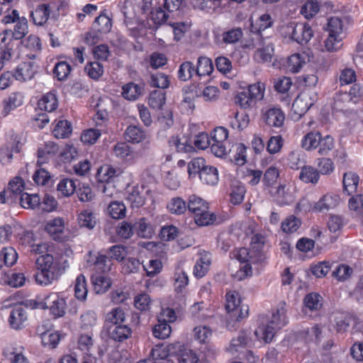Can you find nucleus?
Segmentation results:
<instances>
[{
    "label": "nucleus",
    "mask_w": 363,
    "mask_h": 363,
    "mask_svg": "<svg viewBox=\"0 0 363 363\" xmlns=\"http://www.w3.org/2000/svg\"><path fill=\"white\" fill-rule=\"evenodd\" d=\"M171 327L166 323V320H158V323L155 325L152 330L153 335L158 339H165L171 333Z\"/></svg>",
    "instance_id": "47"
},
{
    "label": "nucleus",
    "mask_w": 363,
    "mask_h": 363,
    "mask_svg": "<svg viewBox=\"0 0 363 363\" xmlns=\"http://www.w3.org/2000/svg\"><path fill=\"white\" fill-rule=\"evenodd\" d=\"M318 99L317 93L311 89H306L298 95L292 104V111L296 119L303 116Z\"/></svg>",
    "instance_id": "3"
},
{
    "label": "nucleus",
    "mask_w": 363,
    "mask_h": 363,
    "mask_svg": "<svg viewBox=\"0 0 363 363\" xmlns=\"http://www.w3.org/2000/svg\"><path fill=\"white\" fill-rule=\"evenodd\" d=\"M278 330H280V328H277L276 325H272L269 322L268 325L259 327L255 332V334L258 338L262 339L264 342L269 343L272 340Z\"/></svg>",
    "instance_id": "30"
},
{
    "label": "nucleus",
    "mask_w": 363,
    "mask_h": 363,
    "mask_svg": "<svg viewBox=\"0 0 363 363\" xmlns=\"http://www.w3.org/2000/svg\"><path fill=\"white\" fill-rule=\"evenodd\" d=\"M343 28L342 18L337 16H333L328 19L325 30L328 32V35L341 36L343 33Z\"/></svg>",
    "instance_id": "34"
},
{
    "label": "nucleus",
    "mask_w": 363,
    "mask_h": 363,
    "mask_svg": "<svg viewBox=\"0 0 363 363\" xmlns=\"http://www.w3.org/2000/svg\"><path fill=\"white\" fill-rule=\"evenodd\" d=\"M26 319L27 316L25 309L22 306H17L11 310L9 321L13 328L18 330L23 326Z\"/></svg>",
    "instance_id": "16"
},
{
    "label": "nucleus",
    "mask_w": 363,
    "mask_h": 363,
    "mask_svg": "<svg viewBox=\"0 0 363 363\" xmlns=\"http://www.w3.org/2000/svg\"><path fill=\"white\" fill-rule=\"evenodd\" d=\"M342 36H335L333 35H328V37L325 40V48L328 52H336L342 47Z\"/></svg>",
    "instance_id": "64"
},
{
    "label": "nucleus",
    "mask_w": 363,
    "mask_h": 363,
    "mask_svg": "<svg viewBox=\"0 0 363 363\" xmlns=\"http://www.w3.org/2000/svg\"><path fill=\"white\" fill-rule=\"evenodd\" d=\"M36 72L33 62H26L20 64L17 67L13 76L18 81L26 82L31 79Z\"/></svg>",
    "instance_id": "12"
},
{
    "label": "nucleus",
    "mask_w": 363,
    "mask_h": 363,
    "mask_svg": "<svg viewBox=\"0 0 363 363\" xmlns=\"http://www.w3.org/2000/svg\"><path fill=\"white\" fill-rule=\"evenodd\" d=\"M24 189V183L23 179L19 177H16L9 183L7 194H9L11 198L16 196H20L23 194Z\"/></svg>",
    "instance_id": "52"
},
{
    "label": "nucleus",
    "mask_w": 363,
    "mask_h": 363,
    "mask_svg": "<svg viewBox=\"0 0 363 363\" xmlns=\"http://www.w3.org/2000/svg\"><path fill=\"white\" fill-rule=\"evenodd\" d=\"M33 308H49L50 313L55 317H62L65 314L66 302L56 293L47 296L41 302H34Z\"/></svg>",
    "instance_id": "5"
},
{
    "label": "nucleus",
    "mask_w": 363,
    "mask_h": 363,
    "mask_svg": "<svg viewBox=\"0 0 363 363\" xmlns=\"http://www.w3.org/2000/svg\"><path fill=\"white\" fill-rule=\"evenodd\" d=\"M38 272L34 275L35 281L41 286H48L56 281L62 274L64 269L52 255L46 254L39 256L35 261Z\"/></svg>",
    "instance_id": "1"
},
{
    "label": "nucleus",
    "mask_w": 363,
    "mask_h": 363,
    "mask_svg": "<svg viewBox=\"0 0 363 363\" xmlns=\"http://www.w3.org/2000/svg\"><path fill=\"white\" fill-rule=\"evenodd\" d=\"M213 70V63L211 59L206 57H200L198 59L196 68V74L199 77L210 75Z\"/></svg>",
    "instance_id": "35"
},
{
    "label": "nucleus",
    "mask_w": 363,
    "mask_h": 363,
    "mask_svg": "<svg viewBox=\"0 0 363 363\" xmlns=\"http://www.w3.org/2000/svg\"><path fill=\"white\" fill-rule=\"evenodd\" d=\"M157 4V0H125L121 11L123 15L131 18L147 14Z\"/></svg>",
    "instance_id": "2"
},
{
    "label": "nucleus",
    "mask_w": 363,
    "mask_h": 363,
    "mask_svg": "<svg viewBox=\"0 0 363 363\" xmlns=\"http://www.w3.org/2000/svg\"><path fill=\"white\" fill-rule=\"evenodd\" d=\"M304 64L305 59L301 55L294 54L288 58L287 67L291 72L296 73L299 72Z\"/></svg>",
    "instance_id": "53"
},
{
    "label": "nucleus",
    "mask_w": 363,
    "mask_h": 363,
    "mask_svg": "<svg viewBox=\"0 0 363 363\" xmlns=\"http://www.w3.org/2000/svg\"><path fill=\"white\" fill-rule=\"evenodd\" d=\"M38 106L40 110L47 112H52L58 106V101L56 94L50 91L45 94L38 101Z\"/></svg>",
    "instance_id": "19"
},
{
    "label": "nucleus",
    "mask_w": 363,
    "mask_h": 363,
    "mask_svg": "<svg viewBox=\"0 0 363 363\" xmlns=\"http://www.w3.org/2000/svg\"><path fill=\"white\" fill-rule=\"evenodd\" d=\"M88 290L86 289V283L85 277L79 274L76 279L74 286V294L77 299L84 301L86 298Z\"/></svg>",
    "instance_id": "41"
},
{
    "label": "nucleus",
    "mask_w": 363,
    "mask_h": 363,
    "mask_svg": "<svg viewBox=\"0 0 363 363\" xmlns=\"http://www.w3.org/2000/svg\"><path fill=\"white\" fill-rule=\"evenodd\" d=\"M72 133V125L67 121H60L53 130L54 136L57 138H67Z\"/></svg>",
    "instance_id": "44"
},
{
    "label": "nucleus",
    "mask_w": 363,
    "mask_h": 363,
    "mask_svg": "<svg viewBox=\"0 0 363 363\" xmlns=\"http://www.w3.org/2000/svg\"><path fill=\"white\" fill-rule=\"evenodd\" d=\"M247 147L243 143H236L229 150L231 160H233L237 165L242 166L247 162Z\"/></svg>",
    "instance_id": "20"
},
{
    "label": "nucleus",
    "mask_w": 363,
    "mask_h": 363,
    "mask_svg": "<svg viewBox=\"0 0 363 363\" xmlns=\"http://www.w3.org/2000/svg\"><path fill=\"white\" fill-rule=\"evenodd\" d=\"M338 197L333 195H325L314 206V210L318 212L328 211L335 208L338 204Z\"/></svg>",
    "instance_id": "22"
},
{
    "label": "nucleus",
    "mask_w": 363,
    "mask_h": 363,
    "mask_svg": "<svg viewBox=\"0 0 363 363\" xmlns=\"http://www.w3.org/2000/svg\"><path fill=\"white\" fill-rule=\"evenodd\" d=\"M116 175V170L108 165L101 167L97 172L98 180L100 182H108Z\"/></svg>",
    "instance_id": "62"
},
{
    "label": "nucleus",
    "mask_w": 363,
    "mask_h": 363,
    "mask_svg": "<svg viewBox=\"0 0 363 363\" xmlns=\"http://www.w3.org/2000/svg\"><path fill=\"white\" fill-rule=\"evenodd\" d=\"M108 211L114 219H121L125 216L126 207L123 202L113 201L108 206Z\"/></svg>",
    "instance_id": "51"
},
{
    "label": "nucleus",
    "mask_w": 363,
    "mask_h": 363,
    "mask_svg": "<svg viewBox=\"0 0 363 363\" xmlns=\"http://www.w3.org/2000/svg\"><path fill=\"white\" fill-rule=\"evenodd\" d=\"M279 176L278 169L275 167H270L265 171L262 181L265 186H272L277 182Z\"/></svg>",
    "instance_id": "63"
},
{
    "label": "nucleus",
    "mask_w": 363,
    "mask_h": 363,
    "mask_svg": "<svg viewBox=\"0 0 363 363\" xmlns=\"http://www.w3.org/2000/svg\"><path fill=\"white\" fill-rule=\"evenodd\" d=\"M104 328L109 338L118 342L128 339L132 333V330L127 325L111 324L108 326H104Z\"/></svg>",
    "instance_id": "8"
},
{
    "label": "nucleus",
    "mask_w": 363,
    "mask_h": 363,
    "mask_svg": "<svg viewBox=\"0 0 363 363\" xmlns=\"http://www.w3.org/2000/svg\"><path fill=\"white\" fill-rule=\"evenodd\" d=\"M318 172L319 174H330L334 170V163L332 160L326 157L317 160Z\"/></svg>",
    "instance_id": "61"
},
{
    "label": "nucleus",
    "mask_w": 363,
    "mask_h": 363,
    "mask_svg": "<svg viewBox=\"0 0 363 363\" xmlns=\"http://www.w3.org/2000/svg\"><path fill=\"white\" fill-rule=\"evenodd\" d=\"M322 135L318 131L307 133L301 141V146L307 151L316 150Z\"/></svg>",
    "instance_id": "28"
},
{
    "label": "nucleus",
    "mask_w": 363,
    "mask_h": 363,
    "mask_svg": "<svg viewBox=\"0 0 363 363\" xmlns=\"http://www.w3.org/2000/svg\"><path fill=\"white\" fill-rule=\"evenodd\" d=\"M242 35V30L240 28H232L222 34V40L226 44H233L238 42Z\"/></svg>",
    "instance_id": "54"
},
{
    "label": "nucleus",
    "mask_w": 363,
    "mask_h": 363,
    "mask_svg": "<svg viewBox=\"0 0 363 363\" xmlns=\"http://www.w3.org/2000/svg\"><path fill=\"white\" fill-rule=\"evenodd\" d=\"M342 182L344 191L347 192V195H351L357 191L359 177L352 172L345 173Z\"/></svg>",
    "instance_id": "29"
},
{
    "label": "nucleus",
    "mask_w": 363,
    "mask_h": 363,
    "mask_svg": "<svg viewBox=\"0 0 363 363\" xmlns=\"http://www.w3.org/2000/svg\"><path fill=\"white\" fill-rule=\"evenodd\" d=\"M304 304L311 311L318 310L322 306L321 296L315 293L309 294L304 298Z\"/></svg>",
    "instance_id": "60"
},
{
    "label": "nucleus",
    "mask_w": 363,
    "mask_h": 363,
    "mask_svg": "<svg viewBox=\"0 0 363 363\" xmlns=\"http://www.w3.org/2000/svg\"><path fill=\"white\" fill-rule=\"evenodd\" d=\"M320 10L317 1L311 0L307 1L301 9V13L306 18L313 17Z\"/></svg>",
    "instance_id": "56"
},
{
    "label": "nucleus",
    "mask_w": 363,
    "mask_h": 363,
    "mask_svg": "<svg viewBox=\"0 0 363 363\" xmlns=\"http://www.w3.org/2000/svg\"><path fill=\"white\" fill-rule=\"evenodd\" d=\"M187 206L189 211L194 215L208 209V203L203 199L196 195H191L189 197Z\"/></svg>",
    "instance_id": "32"
},
{
    "label": "nucleus",
    "mask_w": 363,
    "mask_h": 363,
    "mask_svg": "<svg viewBox=\"0 0 363 363\" xmlns=\"http://www.w3.org/2000/svg\"><path fill=\"white\" fill-rule=\"evenodd\" d=\"M150 84L154 87L166 89L169 85L168 76L162 72L152 74L150 77Z\"/></svg>",
    "instance_id": "55"
},
{
    "label": "nucleus",
    "mask_w": 363,
    "mask_h": 363,
    "mask_svg": "<svg viewBox=\"0 0 363 363\" xmlns=\"http://www.w3.org/2000/svg\"><path fill=\"white\" fill-rule=\"evenodd\" d=\"M201 181L208 185H215L218 181V170L213 166H206L199 175Z\"/></svg>",
    "instance_id": "27"
},
{
    "label": "nucleus",
    "mask_w": 363,
    "mask_h": 363,
    "mask_svg": "<svg viewBox=\"0 0 363 363\" xmlns=\"http://www.w3.org/2000/svg\"><path fill=\"white\" fill-rule=\"evenodd\" d=\"M102 130L98 128L88 129L82 134L81 140L84 144H94L101 135Z\"/></svg>",
    "instance_id": "59"
},
{
    "label": "nucleus",
    "mask_w": 363,
    "mask_h": 363,
    "mask_svg": "<svg viewBox=\"0 0 363 363\" xmlns=\"http://www.w3.org/2000/svg\"><path fill=\"white\" fill-rule=\"evenodd\" d=\"M57 189L61 193L62 196L68 197L76 191L77 184L72 179L63 178L58 183Z\"/></svg>",
    "instance_id": "36"
},
{
    "label": "nucleus",
    "mask_w": 363,
    "mask_h": 363,
    "mask_svg": "<svg viewBox=\"0 0 363 363\" xmlns=\"http://www.w3.org/2000/svg\"><path fill=\"white\" fill-rule=\"evenodd\" d=\"M263 119L268 125L279 128L284 125L285 115L280 108H271L263 114Z\"/></svg>",
    "instance_id": "10"
},
{
    "label": "nucleus",
    "mask_w": 363,
    "mask_h": 363,
    "mask_svg": "<svg viewBox=\"0 0 363 363\" xmlns=\"http://www.w3.org/2000/svg\"><path fill=\"white\" fill-rule=\"evenodd\" d=\"M123 17L124 23L130 37L138 39L145 35L147 23L145 20L141 19L140 16L129 18L127 15H123Z\"/></svg>",
    "instance_id": "7"
},
{
    "label": "nucleus",
    "mask_w": 363,
    "mask_h": 363,
    "mask_svg": "<svg viewBox=\"0 0 363 363\" xmlns=\"http://www.w3.org/2000/svg\"><path fill=\"white\" fill-rule=\"evenodd\" d=\"M149 105L154 109H160L165 104V94L163 91H152L148 99Z\"/></svg>",
    "instance_id": "49"
},
{
    "label": "nucleus",
    "mask_w": 363,
    "mask_h": 363,
    "mask_svg": "<svg viewBox=\"0 0 363 363\" xmlns=\"http://www.w3.org/2000/svg\"><path fill=\"white\" fill-rule=\"evenodd\" d=\"M126 201L133 208L142 207L145 203L144 196V185L140 187L137 186L132 188L126 196Z\"/></svg>",
    "instance_id": "14"
},
{
    "label": "nucleus",
    "mask_w": 363,
    "mask_h": 363,
    "mask_svg": "<svg viewBox=\"0 0 363 363\" xmlns=\"http://www.w3.org/2000/svg\"><path fill=\"white\" fill-rule=\"evenodd\" d=\"M334 148V140L330 135L321 136L318 147V152L320 155H327Z\"/></svg>",
    "instance_id": "50"
},
{
    "label": "nucleus",
    "mask_w": 363,
    "mask_h": 363,
    "mask_svg": "<svg viewBox=\"0 0 363 363\" xmlns=\"http://www.w3.org/2000/svg\"><path fill=\"white\" fill-rule=\"evenodd\" d=\"M94 290L96 294L105 293L111 286V280L106 276L100 274H94L91 277Z\"/></svg>",
    "instance_id": "21"
},
{
    "label": "nucleus",
    "mask_w": 363,
    "mask_h": 363,
    "mask_svg": "<svg viewBox=\"0 0 363 363\" xmlns=\"http://www.w3.org/2000/svg\"><path fill=\"white\" fill-rule=\"evenodd\" d=\"M169 145L170 147H174L178 152H191L194 150V147L189 143L186 138H179L177 136H172L169 138Z\"/></svg>",
    "instance_id": "31"
},
{
    "label": "nucleus",
    "mask_w": 363,
    "mask_h": 363,
    "mask_svg": "<svg viewBox=\"0 0 363 363\" xmlns=\"http://www.w3.org/2000/svg\"><path fill=\"white\" fill-rule=\"evenodd\" d=\"M45 231L52 238L53 240L62 242L64 230V221L60 218H55L49 220L45 227Z\"/></svg>",
    "instance_id": "11"
},
{
    "label": "nucleus",
    "mask_w": 363,
    "mask_h": 363,
    "mask_svg": "<svg viewBox=\"0 0 363 363\" xmlns=\"http://www.w3.org/2000/svg\"><path fill=\"white\" fill-rule=\"evenodd\" d=\"M92 27L93 29L102 34L107 33L111 30V21L107 16L100 15L96 18Z\"/></svg>",
    "instance_id": "39"
},
{
    "label": "nucleus",
    "mask_w": 363,
    "mask_h": 363,
    "mask_svg": "<svg viewBox=\"0 0 363 363\" xmlns=\"http://www.w3.org/2000/svg\"><path fill=\"white\" fill-rule=\"evenodd\" d=\"M142 87L133 82H130L123 86V96L129 101L136 100L142 94Z\"/></svg>",
    "instance_id": "33"
},
{
    "label": "nucleus",
    "mask_w": 363,
    "mask_h": 363,
    "mask_svg": "<svg viewBox=\"0 0 363 363\" xmlns=\"http://www.w3.org/2000/svg\"><path fill=\"white\" fill-rule=\"evenodd\" d=\"M300 180L304 183H311L316 184L320 179L319 172L318 169L311 165H303L298 176Z\"/></svg>",
    "instance_id": "18"
},
{
    "label": "nucleus",
    "mask_w": 363,
    "mask_h": 363,
    "mask_svg": "<svg viewBox=\"0 0 363 363\" xmlns=\"http://www.w3.org/2000/svg\"><path fill=\"white\" fill-rule=\"evenodd\" d=\"M194 73H196L195 66L191 62L186 61L179 66L178 78L186 82L193 77Z\"/></svg>",
    "instance_id": "42"
},
{
    "label": "nucleus",
    "mask_w": 363,
    "mask_h": 363,
    "mask_svg": "<svg viewBox=\"0 0 363 363\" xmlns=\"http://www.w3.org/2000/svg\"><path fill=\"white\" fill-rule=\"evenodd\" d=\"M8 30L11 36L16 40H22L28 33L27 18L25 16H20L14 23L13 28Z\"/></svg>",
    "instance_id": "17"
},
{
    "label": "nucleus",
    "mask_w": 363,
    "mask_h": 363,
    "mask_svg": "<svg viewBox=\"0 0 363 363\" xmlns=\"http://www.w3.org/2000/svg\"><path fill=\"white\" fill-rule=\"evenodd\" d=\"M286 303L281 302L279 304L276 313L272 314L270 323L272 325H276L277 328H281L287 323V318L286 316Z\"/></svg>",
    "instance_id": "26"
},
{
    "label": "nucleus",
    "mask_w": 363,
    "mask_h": 363,
    "mask_svg": "<svg viewBox=\"0 0 363 363\" xmlns=\"http://www.w3.org/2000/svg\"><path fill=\"white\" fill-rule=\"evenodd\" d=\"M16 40L11 36L8 29L0 33V46L1 49V59L4 61H9L13 55V44Z\"/></svg>",
    "instance_id": "9"
},
{
    "label": "nucleus",
    "mask_w": 363,
    "mask_h": 363,
    "mask_svg": "<svg viewBox=\"0 0 363 363\" xmlns=\"http://www.w3.org/2000/svg\"><path fill=\"white\" fill-rule=\"evenodd\" d=\"M78 223L81 227L91 230L96 226V220L91 211L84 210L78 216Z\"/></svg>",
    "instance_id": "37"
},
{
    "label": "nucleus",
    "mask_w": 363,
    "mask_h": 363,
    "mask_svg": "<svg viewBox=\"0 0 363 363\" xmlns=\"http://www.w3.org/2000/svg\"><path fill=\"white\" fill-rule=\"evenodd\" d=\"M84 70L91 79H98L104 73V67L99 62H92L85 67Z\"/></svg>",
    "instance_id": "58"
},
{
    "label": "nucleus",
    "mask_w": 363,
    "mask_h": 363,
    "mask_svg": "<svg viewBox=\"0 0 363 363\" xmlns=\"http://www.w3.org/2000/svg\"><path fill=\"white\" fill-rule=\"evenodd\" d=\"M167 209L173 214H183L188 208L186 202L180 197L172 198L167 203Z\"/></svg>",
    "instance_id": "40"
},
{
    "label": "nucleus",
    "mask_w": 363,
    "mask_h": 363,
    "mask_svg": "<svg viewBox=\"0 0 363 363\" xmlns=\"http://www.w3.org/2000/svg\"><path fill=\"white\" fill-rule=\"evenodd\" d=\"M71 69L69 64L65 61H60L55 64L53 74L59 81H62L67 78Z\"/></svg>",
    "instance_id": "48"
},
{
    "label": "nucleus",
    "mask_w": 363,
    "mask_h": 363,
    "mask_svg": "<svg viewBox=\"0 0 363 363\" xmlns=\"http://www.w3.org/2000/svg\"><path fill=\"white\" fill-rule=\"evenodd\" d=\"M21 206L24 208H34L40 203V198L37 194L23 193L18 198Z\"/></svg>",
    "instance_id": "45"
},
{
    "label": "nucleus",
    "mask_w": 363,
    "mask_h": 363,
    "mask_svg": "<svg viewBox=\"0 0 363 363\" xmlns=\"http://www.w3.org/2000/svg\"><path fill=\"white\" fill-rule=\"evenodd\" d=\"M208 209L199 212L194 215L195 223L200 226H205L215 223L218 224L219 222L216 220V216L213 213H210Z\"/></svg>",
    "instance_id": "38"
},
{
    "label": "nucleus",
    "mask_w": 363,
    "mask_h": 363,
    "mask_svg": "<svg viewBox=\"0 0 363 363\" xmlns=\"http://www.w3.org/2000/svg\"><path fill=\"white\" fill-rule=\"evenodd\" d=\"M51 8L50 4H44L39 5L34 11H31L30 16L33 23L37 26H43L46 23L49 18Z\"/></svg>",
    "instance_id": "13"
},
{
    "label": "nucleus",
    "mask_w": 363,
    "mask_h": 363,
    "mask_svg": "<svg viewBox=\"0 0 363 363\" xmlns=\"http://www.w3.org/2000/svg\"><path fill=\"white\" fill-rule=\"evenodd\" d=\"M150 18L154 23L153 30H156L158 27L163 25L169 18V15L160 7L153 6L149 11Z\"/></svg>",
    "instance_id": "25"
},
{
    "label": "nucleus",
    "mask_w": 363,
    "mask_h": 363,
    "mask_svg": "<svg viewBox=\"0 0 363 363\" xmlns=\"http://www.w3.org/2000/svg\"><path fill=\"white\" fill-rule=\"evenodd\" d=\"M211 264V257L207 253L202 255L196 261L194 267V274L197 278H201L206 275Z\"/></svg>",
    "instance_id": "23"
},
{
    "label": "nucleus",
    "mask_w": 363,
    "mask_h": 363,
    "mask_svg": "<svg viewBox=\"0 0 363 363\" xmlns=\"http://www.w3.org/2000/svg\"><path fill=\"white\" fill-rule=\"evenodd\" d=\"M225 309L228 313H235L240 307V298L236 291L228 292L225 295Z\"/></svg>",
    "instance_id": "43"
},
{
    "label": "nucleus",
    "mask_w": 363,
    "mask_h": 363,
    "mask_svg": "<svg viewBox=\"0 0 363 363\" xmlns=\"http://www.w3.org/2000/svg\"><path fill=\"white\" fill-rule=\"evenodd\" d=\"M252 41V44L250 46L257 49L254 54V59L259 63L271 62L274 52L273 43L266 40L259 35H257Z\"/></svg>",
    "instance_id": "4"
},
{
    "label": "nucleus",
    "mask_w": 363,
    "mask_h": 363,
    "mask_svg": "<svg viewBox=\"0 0 363 363\" xmlns=\"http://www.w3.org/2000/svg\"><path fill=\"white\" fill-rule=\"evenodd\" d=\"M125 320V312L123 308L117 307L113 308L111 311L106 313L104 326H108L111 324L120 325L122 324Z\"/></svg>",
    "instance_id": "24"
},
{
    "label": "nucleus",
    "mask_w": 363,
    "mask_h": 363,
    "mask_svg": "<svg viewBox=\"0 0 363 363\" xmlns=\"http://www.w3.org/2000/svg\"><path fill=\"white\" fill-rule=\"evenodd\" d=\"M286 34L298 44H306L313 36L311 28L308 24L289 23L285 28Z\"/></svg>",
    "instance_id": "6"
},
{
    "label": "nucleus",
    "mask_w": 363,
    "mask_h": 363,
    "mask_svg": "<svg viewBox=\"0 0 363 363\" xmlns=\"http://www.w3.org/2000/svg\"><path fill=\"white\" fill-rule=\"evenodd\" d=\"M206 161L202 157L193 159L188 164V172L190 177H194L197 174L200 175L201 172L206 166Z\"/></svg>",
    "instance_id": "57"
},
{
    "label": "nucleus",
    "mask_w": 363,
    "mask_h": 363,
    "mask_svg": "<svg viewBox=\"0 0 363 363\" xmlns=\"http://www.w3.org/2000/svg\"><path fill=\"white\" fill-rule=\"evenodd\" d=\"M124 137L129 143H139L147 138V133L141 127L129 125L124 133Z\"/></svg>",
    "instance_id": "15"
},
{
    "label": "nucleus",
    "mask_w": 363,
    "mask_h": 363,
    "mask_svg": "<svg viewBox=\"0 0 363 363\" xmlns=\"http://www.w3.org/2000/svg\"><path fill=\"white\" fill-rule=\"evenodd\" d=\"M301 221L294 215L286 218L281 223V229L287 233L296 232L301 226Z\"/></svg>",
    "instance_id": "46"
}]
</instances>
